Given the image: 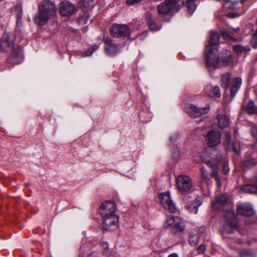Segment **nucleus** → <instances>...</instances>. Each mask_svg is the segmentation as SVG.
<instances>
[{
	"label": "nucleus",
	"instance_id": "f257e3e1",
	"mask_svg": "<svg viewBox=\"0 0 257 257\" xmlns=\"http://www.w3.org/2000/svg\"><path fill=\"white\" fill-rule=\"evenodd\" d=\"M212 208L216 211H222L223 212L225 226L222 230V234L232 233L233 229L238 226V222L233 211V205L232 202L225 195L217 197L212 201Z\"/></svg>",
	"mask_w": 257,
	"mask_h": 257
},
{
	"label": "nucleus",
	"instance_id": "f03ea898",
	"mask_svg": "<svg viewBox=\"0 0 257 257\" xmlns=\"http://www.w3.org/2000/svg\"><path fill=\"white\" fill-rule=\"evenodd\" d=\"M56 13L55 4L49 0L43 1L39 7V12L35 15L34 21L36 24L43 26Z\"/></svg>",
	"mask_w": 257,
	"mask_h": 257
},
{
	"label": "nucleus",
	"instance_id": "7ed1b4c3",
	"mask_svg": "<svg viewBox=\"0 0 257 257\" xmlns=\"http://www.w3.org/2000/svg\"><path fill=\"white\" fill-rule=\"evenodd\" d=\"M219 42V35L214 31L210 32V39L209 45L206 46L205 52L208 67L216 66L217 65L218 50L217 46Z\"/></svg>",
	"mask_w": 257,
	"mask_h": 257
},
{
	"label": "nucleus",
	"instance_id": "20e7f679",
	"mask_svg": "<svg viewBox=\"0 0 257 257\" xmlns=\"http://www.w3.org/2000/svg\"><path fill=\"white\" fill-rule=\"evenodd\" d=\"M202 161L208 165L212 169V172L211 174L212 177L215 178V180L217 182L218 186H220L221 184L219 182V178L218 176V173L216 171L217 166L221 160L222 156L220 154L217 155L216 156L215 159H212L210 160L208 158H210V154L207 150H204L200 156Z\"/></svg>",
	"mask_w": 257,
	"mask_h": 257
},
{
	"label": "nucleus",
	"instance_id": "39448f33",
	"mask_svg": "<svg viewBox=\"0 0 257 257\" xmlns=\"http://www.w3.org/2000/svg\"><path fill=\"white\" fill-rule=\"evenodd\" d=\"M181 0H166L158 6V12L160 14H167L170 17L177 12L180 9L178 3Z\"/></svg>",
	"mask_w": 257,
	"mask_h": 257
},
{
	"label": "nucleus",
	"instance_id": "423d86ee",
	"mask_svg": "<svg viewBox=\"0 0 257 257\" xmlns=\"http://www.w3.org/2000/svg\"><path fill=\"white\" fill-rule=\"evenodd\" d=\"M109 31L110 34L116 38L128 37L131 35L129 28L124 24H113L110 27Z\"/></svg>",
	"mask_w": 257,
	"mask_h": 257
},
{
	"label": "nucleus",
	"instance_id": "0eeeda50",
	"mask_svg": "<svg viewBox=\"0 0 257 257\" xmlns=\"http://www.w3.org/2000/svg\"><path fill=\"white\" fill-rule=\"evenodd\" d=\"M176 184L178 191L182 194L189 192L192 187L191 179L187 175L179 176L176 179Z\"/></svg>",
	"mask_w": 257,
	"mask_h": 257
},
{
	"label": "nucleus",
	"instance_id": "6e6552de",
	"mask_svg": "<svg viewBox=\"0 0 257 257\" xmlns=\"http://www.w3.org/2000/svg\"><path fill=\"white\" fill-rule=\"evenodd\" d=\"M59 13L61 16L69 17L76 13L75 6L68 1H63L58 7Z\"/></svg>",
	"mask_w": 257,
	"mask_h": 257
},
{
	"label": "nucleus",
	"instance_id": "1a4fd4ad",
	"mask_svg": "<svg viewBox=\"0 0 257 257\" xmlns=\"http://www.w3.org/2000/svg\"><path fill=\"white\" fill-rule=\"evenodd\" d=\"M164 227L174 230V232H179L184 230L181 218L178 216L167 217L164 223Z\"/></svg>",
	"mask_w": 257,
	"mask_h": 257
},
{
	"label": "nucleus",
	"instance_id": "9d476101",
	"mask_svg": "<svg viewBox=\"0 0 257 257\" xmlns=\"http://www.w3.org/2000/svg\"><path fill=\"white\" fill-rule=\"evenodd\" d=\"M210 110L209 106L198 107L193 104H187L185 107L186 112L192 117H198L206 114Z\"/></svg>",
	"mask_w": 257,
	"mask_h": 257
},
{
	"label": "nucleus",
	"instance_id": "9b49d317",
	"mask_svg": "<svg viewBox=\"0 0 257 257\" xmlns=\"http://www.w3.org/2000/svg\"><path fill=\"white\" fill-rule=\"evenodd\" d=\"M159 198L162 205L165 209L172 213L176 210L175 204L171 198L169 192L162 193L160 194Z\"/></svg>",
	"mask_w": 257,
	"mask_h": 257
},
{
	"label": "nucleus",
	"instance_id": "f8f14e48",
	"mask_svg": "<svg viewBox=\"0 0 257 257\" xmlns=\"http://www.w3.org/2000/svg\"><path fill=\"white\" fill-rule=\"evenodd\" d=\"M226 93H230V101H232L240 88L241 81H223Z\"/></svg>",
	"mask_w": 257,
	"mask_h": 257
},
{
	"label": "nucleus",
	"instance_id": "ddd939ff",
	"mask_svg": "<svg viewBox=\"0 0 257 257\" xmlns=\"http://www.w3.org/2000/svg\"><path fill=\"white\" fill-rule=\"evenodd\" d=\"M205 138L210 146H216L221 142V134L219 131L212 129L208 132Z\"/></svg>",
	"mask_w": 257,
	"mask_h": 257
},
{
	"label": "nucleus",
	"instance_id": "4468645a",
	"mask_svg": "<svg viewBox=\"0 0 257 257\" xmlns=\"http://www.w3.org/2000/svg\"><path fill=\"white\" fill-rule=\"evenodd\" d=\"M116 205L112 201L108 200L103 202L100 207V213L102 216L115 214Z\"/></svg>",
	"mask_w": 257,
	"mask_h": 257
},
{
	"label": "nucleus",
	"instance_id": "2eb2a0df",
	"mask_svg": "<svg viewBox=\"0 0 257 257\" xmlns=\"http://www.w3.org/2000/svg\"><path fill=\"white\" fill-rule=\"evenodd\" d=\"M103 227L104 229L107 230L112 226L117 227L118 217L115 213L103 216Z\"/></svg>",
	"mask_w": 257,
	"mask_h": 257
},
{
	"label": "nucleus",
	"instance_id": "dca6fc26",
	"mask_svg": "<svg viewBox=\"0 0 257 257\" xmlns=\"http://www.w3.org/2000/svg\"><path fill=\"white\" fill-rule=\"evenodd\" d=\"M12 54L8 59V63H11L13 65L19 64L23 61L22 55L20 52L18 46L13 47Z\"/></svg>",
	"mask_w": 257,
	"mask_h": 257
},
{
	"label": "nucleus",
	"instance_id": "f3484780",
	"mask_svg": "<svg viewBox=\"0 0 257 257\" xmlns=\"http://www.w3.org/2000/svg\"><path fill=\"white\" fill-rule=\"evenodd\" d=\"M237 212L238 214L245 216H250L255 213L252 205L249 203H244L239 205L237 208Z\"/></svg>",
	"mask_w": 257,
	"mask_h": 257
},
{
	"label": "nucleus",
	"instance_id": "a211bd4d",
	"mask_svg": "<svg viewBox=\"0 0 257 257\" xmlns=\"http://www.w3.org/2000/svg\"><path fill=\"white\" fill-rule=\"evenodd\" d=\"M104 43L105 44V50L108 55L113 56L118 52V46L112 42L110 38H104Z\"/></svg>",
	"mask_w": 257,
	"mask_h": 257
},
{
	"label": "nucleus",
	"instance_id": "6ab92c4d",
	"mask_svg": "<svg viewBox=\"0 0 257 257\" xmlns=\"http://www.w3.org/2000/svg\"><path fill=\"white\" fill-rule=\"evenodd\" d=\"M222 56L221 57V58H219V57L218 56V61L217 65L216 66H213V67H217L218 66V63L219 61H222L223 64L226 66L230 65L232 63V59L230 51H228L227 50H225L222 52ZM212 67V66H211L210 67Z\"/></svg>",
	"mask_w": 257,
	"mask_h": 257
},
{
	"label": "nucleus",
	"instance_id": "aec40b11",
	"mask_svg": "<svg viewBox=\"0 0 257 257\" xmlns=\"http://www.w3.org/2000/svg\"><path fill=\"white\" fill-rule=\"evenodd\" d=\"M205 93L211 97L215 96L220 97L221 95L220 88L217 86H214L213 87L211 86H208L205 89Z\"/></svg>",
	"mask_w": 257,
	"mask_h": 257
},
{
	"label": "nucleus",
	"instance_id": "412c9836",
	"mask_svg": "<svg viewBox=\"0 0 257 257\" xmlns=\"http://www.w3.org/2000/svg\"><path fill=\"white\" fill-rule=\"evenodd\" d=\"M17 45H14L12 42H10L9 40L5 39L0 42V51H12L13 47H17Z\"/></svg>",
	"mask_w": 257,
	"mask_h": 257
},
{
	"label": "nucleus",
	"instance_id": "4be33fe9",
	"mask_svg": "<svg viewBox=\"0 0 257 257\" xmlns=\"http://www.w3.org/2000/svg\"><path fill=\"white\" fill-rule=\"evenodd\" d=\"M241 191L244 193L257 194V180L253 184H247L242 186Z\"/></svg>",
	"mask_w": 257,
	"mask_h": 257
},
{
	"label": "nucleus",
	"instance_id": "5701e85b",
	"mask_svg": "<svg viewBox=\"0 0 257 257\" xmlns=\"http://www.w3.org/2000/svg\"><path fill=\"white\" fill-rule=\"evenodd\" d=\"M219 126L221 128H223L228 126L230 123L229 117L225 114H218L217 115Z\"/></svg>",
	"mask_w": 257,
	"mask_h": 257
},
{
	"label": "nucleus",
	"instance_id": "b1692460",
	"mask_svg": "<svg viewBox=\"0 0 257 257\" xmlns=\"http://www.w3.org/2000/svg\"><path fill=\"white\" fill-rule=\"evenodd\" d=\"M196 0H182L183 5L187 9L189 13H193L196 9Z\"/></svg>",
	"mask_w": 257,
	"mask_h": 257
},
{
	"label": "nucleus",
	"instance_id": "393cba45",
	"mask_svg": "<svg viewBox=\"0 0 257 257\" xmlns=\"http://www.w3.org/2000/svg\"><path fill=\"white\" fill-rule=\"evenodd\" d=\"M245 111L250 115H257V106L251 100L249 101L244 107Z\"/></svg>",
	"mask_w": 257,
	"mask_h": 257
},
{
	"label": "nucleus",
	"instance_id": "a878e982",
	"mask_svg": "<svg viewBox=\"0 0 257 257\" xmlns=\"http://www.w3.org/2000/svg\"><path fill=\"white\" fill-rule=\"evenodd\" d=\"M201 205V201L199 199H196L194 202L192 204L188 205L187 208L190 212L196 214L197 213L198 208Z\"/></svg>",
	"mask_w": 257,
	"mask_h": 257
},
{
	"label": "nucleus",
	"instance_id": "bb28decb",
	"mask_svg": "<svg viewBox=\"0 0 257 257\" xmlns=\"http://www.w3.org/2000/svg\"><path fill=\"white\" fill-rule=\"evenodd\" d=\"M257 163V161L252 156H249L244 161V166L246 168L254 166Z\"/></svg>",
	"mask_w": 257,
	"mask_h": 257
},
{
	"label": "nucleus",
	"instance_id": "cd10ccee",
	"mask_svg": "<svg viewBox=\"0 0 257 257\" xmlns=\"http://www.w3.org/2000/svg\"><path fill=\"white\" fill-rule=\"evenodd\" d=\"M94 0H81V7L83 11H87V10L92 7Z\"/></svg>",
	"mask_w": 257,
	"mask_h": 257
},
{
	"label": "nucleus",
	"instance_id": "c85d7f7f",
	"mask_svg": "<svg viewBox=\"0 0 257 257\" xmlns=\"http://www.w3.org/2000/svg\"><path fill=\"white\" fill-rule=\"evenodd\" d=\"M189 242L191 246H196L198 243V235L193 232H190L189 236Z\"/></svg>",
	"mask_w": 257,
	"mask_h": 257
},
{
	"label": "nucleus",
	"instance_id": "c756f323",
	"mask_svg": "<svg viewBox=\"0 0 257 257\" xmlns=\"http://www.w3.org/2000/svg\"><path fill=\"white\" fill-rule=\"evenodd\" d=\"M88 22V16L86 14H84L83 16L79 17L77 20L78 24L81 26H84Z\"/></svg>",
	"mask_w": 257,
	"mask_h": 257
},
{
	"label": "nucleus",
	"instance_id": "7c9ffc66",
	"mask_svg": "<svg viewBox=\"0 0 257 257\" xmlns=\"http://www.w3.org/2000/svg\"><path fill=\"white\" fill-rule=\"evenodd\" d=\"M148 23L149 26L151 30L153 31H158L160 29L161 27L159 26H157L155 23H154L151 20V18L150 17L147 16V17Z\"/></svg>",
	"mask_w": 257,
	"mask_h": 257
},
{
	"label": "nucleus",
	"instance_id": "2f4dec72",
	"mask_svg": "<svg viewBox=\"0 0 257 257\" xmlns=\"http://www.w3.org/2000/svg\"><path fill=\"white\" fill-rule=\"evenodd\" d=\"M240 257H255V254L250 250H244L240 252Z\"/></svg>",
	"mask_w": 257,
	"mask_h": 257
},
{
	"label": "nucleus",
	"instance_id": "473e14b6",
	"mask_svg": "<svg viewBox=\"0 0 257 257\" xmlns=\"http://www.w3.org/2000/svg\"><path fill=\"white\" fill-rule=\"evenodd\" d=\"M221 33L222 36L224 38L228 39L229 40H233L234 39L232 36L230 34V32H229V31L226 30H222L221 31Z\"/></svg>",
	"mask_w": 257,
	"mask_h": 257
},
{
	"label": "nucleus",
	"instance_id": "72a5a7b5",
	"mask_svg": "<svg viewBox=\"0 0 257 257\" xmlns=\"http://www.w3.org/2000/svg\"><path fill=\"white\" fill-rule=\"evenodd\" d=\"M98 48V46L97 45H93L92 47L90 48L89 50L85 52L84 56H89L92 54L93 52L97 50Z\"/></svg>",
	"mask_w": 257,
	"mask_h": 257
},
{
	"label": "nucleus",
	"instance_id": "f704fd0d",
	"mask_svg": "<svg viewBox=\"0 0 257 257\" xmlns=\"http://www.w3.org/2000/svg\"><path fill=\"white\" fill-rule=\"evenodd\" d=\"M229 172V168L228 166V162L227 161L225 160L223 162V167L222 172L224 174L226 175L228 174Z\"/></svg>",
	"mask_w": 257,
	"mask_h": 257
},
{
	"label": "nucleus",
	"instance_id": "c9c22d12",
	"mask_svg": "<svg viewBox=\"0 0 257 257\" xmlns=\"http://www.w3.org/2000/svg\"><path fill=\"white\" fill-rule=\"evenodd\" d=\"M231 136L229 132H226L224 139L225 145H229L231 142Z\"/></svg>",
	"mask_w": 257,
	"mask_h": 257
},
{
	"label": "nucleus",
	"instance_id": "e433bc0d",
	"mask_svg": "<svg viewBox=\"0 0 257 257\" xmlns=\"http://www.w3.org/2000/svg\"><path fill=\"white\" fill-rule=\"evenodd\" d=\"M233 150L236 154H239L240 152V143L237 141L234 142Z\"/></svg>",
	"mask_w": 257,
	"mask_h": 257
},
{
	"label": "nucleus",
	"instance_id": "4c0bfd02",
	"mask_svg": "<svg viewBox=\"0 0 257 257\" xmlns=\"http://www.w3.org/2000/svg\"><path fill=\"white\" fill-rule=\"evenodd\" d=\"M250 133L252 137L257 140V126L253 125L250 127Z\"/></svg>",
	"mask_w": 257,
	"mask_h": 257
},
{
	"label": "nucleus",
	"instance_id": "58836bf2",
	"mask_svg": "<svg viewBox=\"0 0 257 257\" xmlns=\"http://www.w3.org/2000/svg\"><path fill=\"white\" fill-rule=\"evenodd\" d=\"M233 49L234 51L236 53H239L244 51L245 49L244 48L240 45H235L233 47Z\"/></svg>",
	"mask_w": 257,
	"mask_h": 257
},
{
	"label": "nucleus",
	"instance_id": "ea45409f",
	"mask_svg": "<svg viewBox=\"0 0 257 257\" xmlns=\"http://www.w3.org/2000/svg\"><path fill=\"white\" fill-rule=\"evenodd\" d=\"M201 176L202 178L207 179L209 178V175L207 173V171L203 168H202L200 169Z\"/></svg>",
	"mask_w": 257,
	"mask_h": 257
},
{
	"label": "nucleus",
	"instance_id": "a19ab883",
	"mask_svg": "<svg viewBox=\"0 0 257 257\" xmlns=\"http://www.w3.org/2000/svg\"><path fill=\"white\" fill-rule=\"evenodd\" d=\"M231 79H232V77L229 72H226L222 75L221 80H230Z\"/></svg>",
	"mask_w": 257,
	"mask_h": 257
},
{
	"label": "nucleus",
	"instance_id": "79ce46f5",
	"mask_svg": "<svg viewBox=\"0 0 257 257\" xmlns=\"http://www.w3.org/2000/svg\"><path fill=\"white\" fill-rule=\"evenodd\" d=\"M250 44L254 48H257V37L254 35L250 41Z\"/></svg>",
	"mask_w": 257,
	"mask_h": 257
},
{
	"label": "nucleus",
	"instance_id": "37998d69",
	"mask_svg": "<svg viewBox=\"0 0 257 257\" xmlns=\"http://www.w3.org/2000/svg\"><path fill=\"white\" fill-rule=\"evenodd\" d=\"M227 17L230 18H234L239 16V15L236 13H229L227 15Z\"/></svg>",
	"mask_w": 257,
	"mask_h": 257
},
{
	"label": "nucleus",
	"instance_id": "c03bdc74",
	"mask_svg": "<svg viewBox=\"0 0 257 257\" xmlns=\"http://www.w3.org/2000/svg\"><path fill=\"white\" fill-rule=\"evenodd\" d=\"M141 0H127L126 4L128 5H132L138 3L140 2Z\"/></svg>",
	"mask_w": 257,
	"mask_h": 257
},
{
	"label": "nucleus",
	"instance_id": "a18cd8bd",
	"mask_svg": "<svg viewBox=\"0 0 257 257\" xmlns=\"http://www.w3.org/2000/svg\"><path fill=\"white\" fill-rule=\"evenodd\" d=\"M205 249H206V246L203 244H202L199 246V247L198 248V251L200 253H203L205 251Z\"/></svg>",
	"mask_w": 257,
	"mask_h": 257
},
{
	"label": "nucleus",
	"instance_id": "49530a36",
	"mask_svg": "<svg viewBox=\"0 0 257 257\" xmlns=\"http://www.w3.org/2000/svg\"><path fill=\"white\" fill-rule=\"evenodd\" d=\"M101 246L104 250H107L108 249L109 245L107 242H103L101 243Z\"/></svg>",
	"mask_w": 257,
	"mask_h": 257
},
{
	"label": "nucleus",
	"instance_id": "de8ad7c7",
	"mask_svg": "<svg viewBox=\"0 0 257 257\" xmlns=\"http://www.w3.org/2000/svg\"><path fill=\"white\" fill-rule=\"evenodd\" d=\"M87 257H100L98 253L95 252H92L89 254Z\"/></svg>",
	"mask_w": 257,
	"mask_h": 257
},
{
	"label": "nucleus",
	"instance_id": "09e8293b",
	"mask_svg": "<svg viewBox=\"0 0 257 257\" xmlns=\"http://www.w3.org/2000/svg\"><path fill=\"white\" fill-rule=\"evenodd\" d=\"M168 257H178V255L177 253H174L170 254Z\"/></svg>",
	"mask_w": 257,
	"mask_h": 257
},
{
	"label": "nucleus",
	"instance_id": "8fccbe9b",
	"mask_svg": "<svg viewBox=\"0 0 257 257\" xmlns=\"http://www.w3.org/2000/svg\"><path fill=\"white\" fill-rule=\"evenodd\" d=\"M232 29H233V30L234 32H236V33H237V32H239V27H237V28H233Z\"/></svg>",
	"mask_w": 257,
	"mask_h": 257
},
{
	"label": "nucleus",
	"instance_id": "3c124183",
	"mask_svg": "<svg viewBox=\"0 0 257 257\" xmlns=\"http://www.w3.org/2000/svg\"><path fill=\"white\" fill-rule=\"evenodd\" d=\"M232 79H233V80H236V81L241 80V78H238V77H236L235 78H232Z\"/></svg>",
	"mask_w": 257,
	"mask_h": 257
},
{
	"label": "nucleus",
	"instance_id": "603ef678",
	"mask_svg": "<svg viewBox=\"0 0 257 257\" xmlns=\"http://www.w3.org/2000/svg\"><path fill=\"white\" fill-rule=\"evenodd\" d=\"M18 7L20 9V10H21V12H22V5H19L18 6Z\"/></svg>",
	"mask_w": 257,
	"mask_h": 257
},
{
	"label": "nucleus",
	"instance_id": "864d4df0",
	"mask_svg": "<svg viewBox=\"0 0 257 257\" xmlns=\"http://www.w3.org/2000/svg\"><path fill=\"white\" fill-rule=\"evenodd\" d=\"M253 35L257 37V29L256 30L254 34Z\"/></svg>",
	"mask_w": 257,
	"mask_h": 257
},
{
	"label": "nucleus",
	"instance_id": "5fc2aeb1",
	"mask_svg": "<svg viewBox=\"0 0 257 257\" xmlns=\"http://www.w3.org/2000/svg\"><path fill=\"white\" fill-rule=\"evenodd\" d=\"M246 0H241V3H243L245 2Z\"/></svg>",
	"mask_w": 257,
	"mask_h": 257
},
{
	"label": "nucleus",
	"instance_id": "6e6d98bb",
	"mask_svg": "<svg viewBox=\"0 0 257 257\" xmlns=\"http://www.w3.org/2000/svg\"><path fill=\"white\" fill-rule=\"evenodd\" d=\"M255 93H256V94L257 95V87L255 88Z\"/></svg>",
	"mask_w": 257,
	"mask_h": 257
},
{
	"label": "nucleus",
	"instance_id": "4d7b16f0",
	"mask_svg": "<svg viewBox=\"0 0 257 257\" xmlns=\"http://www.w3.org/2000/svg\"><path fill=\"white\" fill-rule=\"evenodd\" d=\"M25 185H26V186H29V184H28V183H26V184H25Z\"/></svg>",
	"mask_w": 257,
	"mask_h": 257
},
{
	"label": "nucleus",
	"instance_id": "13d9d810",
	"mask_svg": "<svg viewBox=\"0 0 257 257\" xmlns=\"http://www.w3.org/2000/svg\"><path fill=\"white\" fill-rule=\"evenodd\" d=\"M206 257H210V256H206Z\"/></svg>",
	"mask_w": 257,
	"mask_h": 257
}]
</instances>
